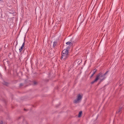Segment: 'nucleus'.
<instances>
[{
  "instance_id": "1",
  "label": "nucleus",
  "mask_w": 124,
  "mask_h": 124,
  "mask_svg": "<svg viewBox=\"0 0 124 124\" xmlns=\"http://www.w3.org/2000/svg\"><path fill=\"white\" fill-rule=\"evenodd\" d=\"M105 78L106 77H105V76H104L103 74L100 72L96 75L95 79L94 81L91 82V83L92 84H93L94 83L97 82L99 79L100 80L101 82H102Z\"/></svg>"
},
{
  "instance_id": "2",
  "label": "nucleus",
  "mask_w": 124,
  "mask_h": 124,
  "mask_svg": "<svg viewBox=\"0 0 124 124\" xmlns=\"http://www.w3.org/2000/svg\"><path fill=\"white\" fill-rule=\"evenodd\" d=\"M70 49V47L67 46V48L64 49L62 51L61 57L62 59L65 60L68 57L69 51Z\"/></svg>"
},
{
  "instance_id": "3",
  "label": "nucleus",
  "mask_w": 124,
  "mask_h": 124,
  "mask_svg": "<svg viewBox=\"0 0 124 124\" xmlns=\"http://www.w3.org/2000/svg\"><path fill=\"white\" fill-rule=\"evenodd\" d=\"M82 98V96L80 94H78L77 99L74 100V103L76 104L79 103L81 101Z\"/></svg>"
},
{
  "instance_id": "4",
  "label": "nucleus",
  "mask_w": 124,
  "mask_h": 124,
  "mask_svg": "<svg viewBox=\"0 0 124 124\" xmlns=\"http://www.w3.org/2000/svg\"><path fill=\"white\" fill-rule=\"evenodd\" d=\"M25 44V41L23 43L22 46L21 47V48L19 49V51L20 52H21L22 51V50L23 49V47H24Z\"/></svg>"
},
{
  "instance_id": "5",
  "label": "nucleus",
  "mask_w": 124,
  "mask_h": 124,
  "mask_svg": "<svg viewBox=\"0 0 124 124\" xmlns=\"http://www.w3.org/2000/svg\"><path fill=\"white\" fill-rule=\"evenodd\" d=\"M66 44L69 45L70 46H72L73 45V43L71 41H69L66 43Z\"/></svg>"
},
{
  "instance_id": "6",
  "label": "nucleus",
  "mask_w": 124,
  "mask_h": 124,
  "mask_svg": "<svg viewBox=\"0 0 124 124\" xmlns=\"http://www.w3.org/2000/svg\"><path fill=\"white\" fill-rule=\"evenodd\" d=\"M122 108H120L116 111V113L120 114L121 112Z\"/></svg>"
},
{
  "instance_id": "7",
  "label": "nucleus",
  "mask_w": 124,
  "mask_h": 124,
  "mask_svg": "<svg viewBox=\"0 0 124 124\" xmlns=\"http://www.w3.org/2000/svg\"><path fill=\"white\" fill-rule=\"evenodd\" d=\"M53 46L54 47L56 45L57 43V42L56 41H54L53 42Z\"/></svg>"
},
{
  "instance_id": "8",
  "label": "nucleus",
  "mask_w": 124,
  "mask_h": 124,
  "mask_svg": "<svg viewBox=\"0 0 124 124\" xmlns=\"http://www.w3.org/2000/svg\"><path fill=\"white\" fill-rule=\"evenodd\" d=\"M82 114V111H80L79 112L78 115V117H81V115Z\"/></svg>"
},
{
  "instance_id": "9",
  "label": "nucleus",
  "mask_w": 124,
  "mask_h": 124,
  "mask_svg": "<svg viewBox=\"0 0 124 124\" xmlns=\"http://www.w3.org/2000/svg\"><path fill=\"white\" fill-rule=\"evenodd\" d=\"M3 84L6 85H8V83L7 82H5L4 83H3Z\"/></svg>"
},
{
  "instance_id": "10",
  "label": "nucleus",
  "mask_w": 124,
  "mask_h": 124,
  "mask_svg": "<svg viewBox=\"0 0 124 124\" xmlns=\"http://www.w3.org/2000/svg\"><path fill=\"white\" fill-rule=\"evenodd\" d=\"M108 71H107L105 74H103L104 76H105L107 74V73H108Z\"/></svg>"
},
{
  "instance_id": "11",
  "label": "nucleus",
  "mask_w": 124,
  "mask_h": 124,
  "mask_svg": "<svg viewBox=\"0 0 124 124\" xmlns=\"http://www.w3.org/2000/svg\"><path fill=\"white\" fill-rule=\"evenodd\" d=\"M93 71H93V75H94L95 73L96 70H95V69H94L93 70Z\"/></svg>"
},
{
  "instance_id": "12",
  "label": "nucleus",
  "mask_w": 124,
  "mask_h": 124,
  "mask_svg": "<svg viewBox=\"0 0 124 124\" xmlns=\"http://www.w3.org/2000/svg\"><path fill=\"white\" fill-rule=\"evenodd\" d=\"M23 84L22 83H21L20 84L19 86L20 87H21V86H23Z\"/></svg>"
},
{
  "instance_id": "13",
  "label": "nucleus",
  "mask_w": 124,
  "mask_h": 124,
  "mask_svg": "<svg viewBox=\"0 0 124 124\" xmlns=\"http://www.w3.org/2000/svg\"><path fill=\"white\" fill-rule=\"evenodd\" d=\"M37 82L36 81H34V85H36L37 84Z\"/></svg>"
},
{
  "instance_id": "14",
  "label": "nucleus",
  "mask_w": 124,
  "mask_h": 124,
  "mask_svg": "<svg viewBox=\"0 0 124 124\" xmlns=\"http://www.w3.org/2000/svg\"><path fill=\"white\" fill-rule=\"evenodd\" d=\"M94 75H93V74H92L91 75V76H90V78H91Z\"/></svg>"
},
{
  "instance_id": "15",
  "label": "nucleus",
  "mask_w": 124,
  "mask_h": 124,
  "mask_svg": "<svg viewBox=\"0 0 124 124\" xmlns=\"http://www.w3.org/2000/svg\"><path fill=\"white\" fill-rule=\"evenodd\" d=\"M3 2V0H0V2Z\"/></svg>"
},
{
  "instance_id": "16",
  "label": "nucleus",
  "mask_w": 124,
  "mask_h": 124,
  "mask_svg": "<svg viewBox=\"0 0 124 124\" xmlns=\"http://www.w3.org/2000/svg\"><path fill=\"white\" fill-rule=\"evenodd\" d=\"M79 62V61H78V63Z\"/></svg>"
},
{
  "instance_id": "17",
  "label": "nucleus",
  "mask_w": 124,
  "mask_h": 124,
  "mask_svg": "<svg viewBox=\"0 0 124 124\" xmlns=\"http://www.w3.org/2000/svg\"><path fill=\"white\" fill-rule=\"evenodd\" d=\"M79 62V61H78V63Z\"/></svg>"
},
{
  "instance_id": "18",
  "label": "nucleus",
  "mask_w": 124,
  "mask_h": 124,
  "mask_svg": "<svg viewBox=\"0 0 124 124\" xmlns=\"http://www.w3.org/2000/svg\"><path fill=\"white\" fill-rule=\"evenodd\" d=\"M24 110H26V109H24Z\"/></svg>"
},
{
  "instance_id": "19",
  "label": "nucleus",
  "mask_w": 124,
  "mask_h": 124,
  "mask_svg": "<svg viewBox=\"0 0 124 124\" xmlns=\"http://www.w3.org/2000/svg\"><path fill=\"white\" fill-rule=\"evenodd\" d=\"M2 124V123L1 124Z\"/></svg>"
}]
</instances>
